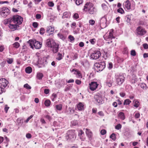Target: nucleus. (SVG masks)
<instances>
[{
    "instance_id": "b1692460",
    "label": "nucleus",
    "mask_w": 148,
    "mask_h": 148,
    "mask_svg": "<svg viewBox=\"0 0 148 148\" xmlns=\"http://www.w3.org/2000/svg\"><path fill=\"white\" fill-rule=\"evenodd\" d=\"M134 104V106L136 108H138L140 105L139 101L137 99H135L133 101Z\"/></svg>"
},
{
    "instance_id": "a18cd8bd",
    "label": "nucleus",
    "mask_w": 148,
    "mask_h": 148,
    "mask_svg": "<svg viewBox=\"0 0 148 148\" xmlns=\"http://www.w3.org/2000/svg\"><path fill=\"white\" fill-rule=\"evenodd\" d=\"M45 29L43 28H41L40 30V34L43 35L45 33Z\"/></svg>"
},
{
    "instance_id": "338daca9",
    "label": "nucleus",
    "mask_w": 148,
    "mask_h": 148,
    "mask_svg": "<svg viewBox=\"0 0 148 148\" xmlns=\"http://www.w3.org/2000/svg\"><path fill=\"white\" fill-rule=\"evenodd\" d=\"M26 136L27 138H30L32 137V136L30 134L28 133L26 134Z\"/></svg>"
},
{
    "instance_id": "de8ad7c7",
    "label": "nucleus",
    "mask_w": 148,
    "mask_h": 148,
    "mask_svg": "<svg viewBox=\"0 0 148 148\" xmlns=\"http://www.w3.org/2000/svg\"><path fill=\"white\" fill-rule=\"evenodd\" d=\"M90 42L92 45H94L95 44L96 42V39L95 38L92 39L90 40Z\"/></svg>"
},
{
    "instance_id": "6e6552de",
    "label": "nucleus",
    "mask_w": 148,
    "mask_h": 148,
    "mask_svg": "<svg viewBox=\"0 0 148 148\" xmlns=\"http://www.w3.org/2000/svg\"><path fill=\"white\" fill-rule=\"evenodd\" d=\"M75 131L74 130L68 131L66 136V139L67 140H71L74 138L75 134Z\"/></svg>"
},
{
    "instance_id": "f704fd0d",
    "label": "nucleus",
    "mask_w": 148,
    "mask_h": 148,
    "mask_svg": "<svg viewBox=\"0 0 148 148\" xmlns=\"http://www.w3.org/2000/svg\"><path fill=\"white\" fill-rule=\"evenodd\" d=\"M13 61V59L12 58H7V61L9 64H11Z\"/></svg>"
},
{
    "instance_id": "f257e3e1",
    "label": "nucleus",
    "mask_w": 148,
    "mask_h": 148,
    "mask_svg": "<svg viewBox=\"0 0 148 148\" xmlns=\"http://www.w3.org/2000/svg\"><path fill=\"white\" fill-rule=\"evenodd\" d=\"M23 21V18L21 16L18 15H15L11 18L4 21V23L7 24L9 23L13 22L15 24H16L18 25L21 24Z\"/></svg>"
},
{
    "instance_id": "a878e982",
    "label": "nucleus",
    "mask_w": 148,
    "mask_h": 148,
    "mask_svg": "<svg viewBox=\"0 0 148 148\" xmlns=\"http://www.w3.org/2000/svg\"><path fill=\"white\" fill-rule=\"evenodd\" d=\"M131 15H127L125 17V20H126V21L129 24L130 23L131 21Z\"/></svg>"
},
{
    "instance_id": "58836bf2",
    "label": "nucleus",
    "mask_w": 148,
    "mask_h": 148,
    "mask_svg": "<svg viewBox=\"0 0 148 148\" xmlns=\"http://www.w3.org/2000/svg\"><path fill=\"white\" fill-rule=\"evenodd\" d=\"M13 47L16 48H18L20 46V44L18 42H16L13 44Z\"/></svg>"
},
{
    "instance_id": "603ef678",
    "label": "nucleus",
    "mask_w": 148,
    "mask_h": 148,
    "mask_svg": "<svg viewBox=\"0 0 148 148\" xmlns=\"http://www.w3.org/2000/svg\"><path fill=\"white\" fill-rule=\"evenodd\" d=\"M95 23V21L93 20H90L89 21V24L92 25H93Z\"/></svg>"
},
{
    "instance_id": "dca6fc26",
    "label": "nucleus",
    "mask_w": 148,
    "mask_h": 148,
    "mask_svg": "<svg viewBox=\"0 0 148 148\" xmlns=\"http://www.w3.org/2000/svg\"><path fill=\"white\" fill-rule=\"evenodd\" d=\"M54 40L52 39H48L46 41V45L49 48L51 47L52 45L55 42Z\"/></svg>"
},
{
    "instance_id": "864d4df0",
    "label": "nucleus",
    "mask_w": 148,
    "mask_h": 148,
    "mask_svg": "<svg viewBox=\"0 0 148 148\" xmlns=\"http://www.w3.org/2000/svg\"><path fill=\"white\" fill-rule=\"evenodd\" d=\"M131 55L133 56H135L136 55V52L135 50H132L131 52Z\"/></svg>"
},
{
    "instance_id": "393cba45",
    "label": "nucleus",
    "mask_w": 148,
    "mask_h": 148,
    "mask_svg": "<svg viewBox=\"0 0 148 148\" xmlns=\"http://www.w3.org/2000/svg\"><path fill=\"white\" fill-rule=\"evenodd\" d=\"M84 132L83 131L81 130L79 131L78 133V136L79 137L80 139L82 140H84V138L83 137V135H84Z\"/></svg>"
},
{
    "instance_id": "0eeeda50",
    "label": "nucleus",
    "mask_w": 148,
    "mask_h": 148,
    "mask_svg": "<svg viewBox=\"0 0 148 148\" xmlns=\"http://www.w3.org/2000/svg\"><path fill=\"white\" fill-rule=\"evenodd\" d=\"M113 31L110 32L109 34H106L103 36V38L106 41H108L107 42L108 44H110L112 42V39L115 38V37L113 35L112 33Z\"/></svg>"
},
{
    "instance_id": "c03bdc74",
    "label": "nucleus",
    "mask_w": 148,
    "mask_h": 148,
    "mask_svg": "<svg viewBox=\"0 0 148 148\" xmlns=\"http://www.w3.org/2000/svg\"><path fill=\"white\" fill-rule=\"evenodd\" d=\"M121 124H118L115 127V128L116 130H119L121 128Z\"/></svg>"
},
{
    "instance_id": "c756f323",
    "label": "nucleus",
    "mask_w": 148,
    "mask_h": 148,
    "mask_svg": "<svg viewBox=\"0 0 148 148\" xmlns=\"http://www.w3.org/2000/svg\"><path fill=\"white\" fill-rule=\"evenodd\" d=\"M62 105L61 104H59L56 106V110H61L62 109Z\"/></svg>"
},
{
    "instance_id": "2eb2a0df",
    "label": "nucleus",
    "mask_w": 148,
    "mask_h": 148,
    "mask_svg": "<svg viewBox=\"0 0 148 148\" xmlns=\"http://www.w3.org/2000/svg\"><path fill=\"white\" fill-rule=\"evenodd\" d=\"M50 48L52 49V51L53 53H56L58 52V49L59 45L55 42L52 45Z\"/></svg>"
},
{
    "instance_id": "9d476101",
    "label": "nucleus",
    "mask_w": 148,
    "mask_h": 148,
    "mask_svg": "<svg viewBox=\"0 0 148 148\" xmlns=\"http://www.w3.org/2000/svg\"><path fill=\"white\" fill-rule=\"evenodd\" d=\"M101 55V52L98 50L94 51L91 54V58L92 59L96 60L98 59Z\"/></svg>"
},
{
    "instance_id": "9b49d317",
    "label": "nucleus",
    "mask_w": 148,
    "mask_h": 148,
    "mask_svg": "<svg viewBox=\"0 0 148 148\" xmlns=\"http://www.w3.org/2000/svg\"><path fill=\"white\" fill-rule=\"evenodd\" d=\"M89 87L90 89L92 91L96 90L98 86L97 82H92L89 84Z\"/></svg>"
},
{
    "instance_id": "f3484780",
    "label": "nucleus",
    "mask_w": 148,
    "mask_h": 148,
    "mask_svg": "<svg viewBox=\"0 0 148 148\" xmlns=\"http://www.w3.org/2000/svg\"><path fill=\"white\" fill-rule=\"evenodd\" d=\"M54 30V27H52V26H50L47 27L46 32L49 34V35L50 36L53 33Z\"/></svg>"
},
{
    "instance_id": "69168bd1",
    "label": "nucleus",
    "mask_w": 148,
    "mask_h": 148,
    "mask_svg": "<svg viewBox=\"0 0 148 148\" xmlns=\"http://www.w3.org/2000/svg\"><path fill=\"white\" fill-rule=\"evenodd\" d=\"M49 92V90L48 89H46L44 90V92L46 94H48Z\"/></svg>"
},
{
    "instance_id": "0e129e2a",
    "label": "nucleus",
    "mask_w": 148,
    "mask_h": 148,
    "mask_svg": "<svg viewBox=\"0 0 148 148\" xmlns=\"http://www.w3.org/2000/svg\"><path fill=\"white\" fill-rule=\"evenodd\" d=\"M144 48L145 49H147L148 48V45L147 44H144L143 45Z\"/></svg>"
},
{
    "instance_id": "4be33fe9",
    "label": "nucleus",
    "mask_w": 148,
    "mask_h": 148,
    "mask_svg": "<svg viewBox=\"0 0 148 148\" xmlns=\"http://www.w3.org/2000/svg\"><path fill=\"white\" fill-rule=\"evenodd\" d=\"M86 133L87 135L89 138H91L92 135V132L89 129H86Z\"/></svg>"
},
{
    "instance_id": "a19ab883",
    "label": "nucleus",
    "mask_w": 148,
    "mask_h": 148,
    "mask_svg": "<svg viewBox=\"0 0 148 148\" xmlns=\"http://www.w3.org/2000/svg\"><path fill=\"white\" fill-rule=\"evenodd\" d=\"M57 95L56 94L53 93L51 96V98L52 101H54L55 99L56 98Z\"/></svg>"
},
{
    "instance_id": "2f4dec72",
    "label": "nucleus",
    "mask_w": 148,
    "mask_h": 148,
    "mask_svg": "<svg viewBox=\"0 0 148 148\" xmlns=\"http://www.w3.org/2000/svg\"><path fill=\"white\" fill-rule=\"evenodd\" d=\"M45 105L47 107L50 106L51 104L50 101L48 99L46 100L44 102Z\"/></svg>"
},
{
    "instance_id": "8fccbe9b",
    "label": "nucleus",
    "mask_w": 148,
    "mask_h": 148,
    "mask_svg": "<svg viewBox=\"0 0 148 148\" xmlns=\"http://www.w3.org/2000/svg\"><path fill=\"white\" fill-rule=\"evenodd\" d=\"M48 5L50 7H52L54 6V4L53 2L49 1L48 3Z\"/></svg>"
},
{
    "instance_id": "4468645a",
    "label": "nucleus",
    "mask_w": 148,
    "mask_h": 148,
    "mask_svg": "<svg viewBox=\"0 0 148 148\" xmlns=\"http://www.w3.org/2000/svg\"><path fill=\"white\" fill-rule=\"evenodd\" d=\"M94 98L97 102L98 103V104L100 105L102 103L103 99L101 96L99 95H95Z\"/></svg>"
},
{
    "instance_id": "4c0bfd02",
    "label": "nucleus",
    "mask_w": 148,
    "mask_h": 148,
    "mask_svg": "<svg viewBox=\"0 0 148 148\" xmlns=\"http://www.w3.org/2000/svg\"><path fill=\"white\" fill-rule=\"evenodd\" d=\"M117 11L119 13L121 14H123L124 12V10L121 8H120L118 9L117 10Z\"/></svg>"
},
{
    "instance_id": "e433bc0d",
    "label": "nucleus",
    "mask_w": 148,
    "mask_h": 148,
    "mask_svg": "<svg viewBox=\"0 0 148 148\" xmlns=\"http://www.w3.org/2000/svg\"><path fill=\"white\" fill-rule=\"evenodd\" d=\"M62 59V55L61 53H58L56 59L58 60H60Z\"/></svg>"
},
{
    "instance_id": "bb28decb",
    "label": "nucleus",
    "mask_w": 148,
    "mask_h": 148,
    "mask_svg": "<svg viewBox=\"0 0 148 148\" xmlns=\"http://www.w3.org/2000/svg\"><path fill=\"white\" fill-rule=\"evenodd\" d=\"M25 71L27 73L29 74L32 72V69L30 66L27 67L25 69Z\"/></svg>"
},
{
    "instance_id": "5fc2aeb1",
    "label": "nucleus",
    "mask_w": 148,
    "mask_h": 148,
    "mask_svg": "<svg viewBox=\"0 0 148 148\" xmlns=\"http://www.w3.org/2000/svg\"><path fill=\"white\" fill-rule=\"evenodd\" d=\"M71 124L75 126L77 124V122L76 120H74L71 122Z\"/></svg>"
},
{
    "instance_id": "7c9ffc66",
    "label": "nucleus",
    "mask_w": 148,
    "mask_h": 148,
    "mask_svg": "<svg viewBox=\"0 0 148 148\" xmlns=\"http://www.w3.org/2000/svg\"><path fill=\"white\" fill-rule=\"evenodd\" d=\"M119 117L122 120H124L125 119L124 114L122 112H120L119 114Z\"/></svg>"
},
{
    "instance_id": "cd10ccee",
    "label": "nucleus",
    "mask_w": 148,
    "mask_h": 148,
    "mask_svg": "<svg viewBox=\"0 0 148 148\" xmlns=\"http://www.w3.org/2000/svg\"><path fill=\"white\" fill-rule=\"evenodd\" d=\"M74 74L76 75L78 78H81L82 77V75L80 71L77 70L76 72L74 73Z\"/></svg>"
},
{
    "instance_id": "39448f33",
    "label": "nucleus",
    "mask_w": 148,
    "mask_h": 148,
    "mask_svg": "<svg viewBox=\"0 0 148 148\" xmlns=\"http://www.w3.org/2000/svg\"><path fill=\"white\" fill-rule=\"evenodd\" d=\"M115 79L116 84L120 86L124 82L125 78L123 75L117 74L115 75Z\"/></svg>"
},
{
    "instance_id": "c85d7f7f",
    "label": "nucleus",
    "mask_w": 148,
    "mask_h": 148,
    "mask_svg": "<svg viewBox=\"0 0 148 148\" xmlns=\"http://www.w3.org/2000/svg\"><path fill=\"white\" fill-rule=\"evenodd\" d=\"M106 19L104 17H103L101 18L100 22L101 24H106Z\"/></svg>"
},
{
    "instance_id": "aec40b11",
    "label": "nucleus",
    "mask_w": 148,
    "mask_h": 148,
    "mask_svg": "<svg viewBox=\"0 0 148 148\" xmlns=\"http://www.w3.org/2000/svg\"><path fill=\"white\" fill-rule=\"evenodd\" d=\"M77 108L78 110L79 111H82L84 110V103L80 102L77 105Z\"/></svg>"
},
{
    "instance_id": "680f3d73",
    "label": "nucleus",
    "mask_w": 148,
    "mask_h": 148,
    "mask_svg": "<svg viewBox=\"0 0 148 148\" xmlns=\"http://www.w3.org/2000/svg\"><path fill=\"white\" fill-rule=\"evenodd\" d=\"M140 114L139 113L137 112L135 113V118L137 119L140 117Z\"/></svg>"
},
{
    "instance_id": "79ce46f5",
    "label": "nucleus",
    "mask_w": 148,
    "mask_h": 148,
    "mask_svg": "<svg viewBox=\"0 0 148 148\" xmlns=\"http://www.w3.org/2000/svg\"><path fill=\"white\" fill-rule=\"evenodd\" d=\"M58 36L62 40H64V38L63 35L61 33H58Z\"/></svg>"
},
{
    "instance_id": "bf43d9fd",
    "label": "nucleus",
    "mask_w": 148,
    "mask_h": 148,
    "mask_svg": "<svg viewBox=\"0 0 148 148\" xmlns=\"http://www.w3.org/2000/svg\"><path fill=\"white\" fill-rule=\"evenodd\" d=\"M34 28H37L38 26V24L37 22H34L32 24Z\"/></svg>"
},
{
    "instance_id": "f03ea898",
    "label": "nucleus",
    "mask_w": 148,
    "mask_h": 148,
    "mask_svg": "<svg viewBox=\"0 0 148 148\" xmlns=\"http://www.w3.org/2000/svg\"><path fill=\"white\" fill-rule=\"evenodd\" d=\"M135 3L132 0H127L123 4V8L127 10H134L135 8Z\"/></svg>"
},
{
    "instance_id": "ddd939ff",
    "label": "nucleus",
    "mask_w": 148,
    "mask_h": 148,
    "mask_svg": "<svg viewBox=\"0 0 148 148\" xmlns=\"http://www.w3.org/2000/svg\"><path fill=\"white\" fill-rule=\"evenodd\" d=\"M8 82L4 78L0 79V86L3 88H5L8 84Z\"/></svg>"
},
{
    "instance_id": "3c124183",
    "label": "nucleus",
    "mask_w": 148,
    "mask_h": 148,
    "mask_svg": "<svg viewBox=\"0 0 148 148\" xmlns=\"http://www.w3.org/2000/svg\"><path fill=\"white\" fill-rule=\"evenodd\" d=\"M68 38L71 42L74 41L75 39L74 37L71 35L69 36Z\"/></svg>"
},
{
    "instance_id": "f8f14e48",
    "label": "nucleus",
    "mask_w": 148,
    "mask_h": 148,
    "mask_svg": "<svg viewBox=\"0 0 148 148\" xmlns=\"http://www.w3.org/2000/svg\"><path fill=\"white\" fill-rule=\"evenodd\" d=\"M136 30L138 35L140 36L144 35L146 32L145 30L141 27H137Z\"/></svg>"
},
{
    "instance_id": "ea45409f",
    "label": "nucleus",
    "mask_w": 148,
    "mask_h": 148,
    "mask_svg": "<svg viewBox=\"0 0 148 148\" xmlns=\"http://www.w3.org/2000/svg\"><path fill=\"white\" fill-rule=\"evenodd\" d=\"M82 0H76L75 3L76 5H79L81 4L82 3Z\"/></svg>"
},
{
    "instance_id": "6ab92c4d",
    "label": "nucleus",
    "mask_w": 148,
    "mask_h": 148,
    "mask_svg": "<svg viewBox=\"0 0 148 148\" xmlns=\"http://www.w3.org/2000/svg\"><path fill=\"white\" fill-rule=\"evenodd\" d=\"M114 82V81L112 79L108 78L106 81V85L109 87H111L112 85V84Z\"/></svg>"
},
{
    "instance_id": "49530a36",
    "label": "nucleus",
    "mask_w": 148,
    "mask_h": 148,
    "mask_svg": "<svg viewBox=\"0 0 148 148\" xmlns=\"http://www.w3.org/2000/svg\"><path fill=\"white\" fill-rule=\"evenodd\" d=\"M79 17L78 14L77 13H75L74 14L73 16V18L75 19H77Z\"/></svg>"
},
{
    "instance_id": "423d86ee",
    "label": "nucleus",
    "mask_w": 148,
    "mask_h": 148,
    "mask_svg": "<svg viewBox=\"0 0 148 148\" xmlns=\"http://www.w3.org/2000/svg\"><path fill=\"white\" fill-rule=\"evenodd\" d=\"M29 46L32 49H34V47L36 49H40L42 46V44L38 41H36V40H34L30 41H29Z\"/></svg>"
},
{
    "instance_id": "09e8293b",
    "label": "nucleus",
    "mask_w": 148,
    "mask_h": 148,
    "mask_svg": "<svg viewBox=\"0 0 148 148\" xmlns=\"http://www.w3.org/2000/svg\"><path fill=\"white\" fill-rule=\"evenodd\" d=\"M140 86L141 88H143V89H145L146 88V85L144 83H143L140 85Z\"/></svg>"
},
{
    "instance_id": "6e6d98bb",
    "label": "nucleus",
    "mask_w": 148,
    "mask_h": 148,
    "mask_svg": "<svg viewBox=\"0 0 148 148\" xmlns=\"http://www.w3.org/2000/svg\"><path fill=\"white\" fill-rule=\"evenodd\" d=\"M106 133V131L105 130H101L100 133L102 135H104Z\"/></svg>"
},
{
    "instance_id": "4d7b16f0",
    "label": "nucleus",
    "mask_w": 148,
    "mask_h": 148,
    "mask_svg": "<svg viewBox=\"0 0 148 148\" xmlns=\"http://www.w3.org/2000/svg\"><path fill=\"white\" fill-rule=\"evenodd\" d=\"M6 63V61L4 60V61H2L0 63V65H1V66L2 67H3L5 66V65Z\"/></svg>"
},
{
    "instance_id": "473e14b6",
    "label": "nucleus",
    "mask_w": 148,
    "mask_h": 148,
    "mask_svg": "<svg viewBox=\"0 0 148 148\" xmlns=\"http://www.w3.org/2000/svg\"><path fill=\"white\" fill-rule=\"evenodd\" d=\"M131 102V101H130L129 99H127L125 100L123 104L125 105H129Z\"/></svg>"
},
{
    "instance_id": "37998d69",
    "label": "nucleus",
    "mask_w": 148,
    "mask_h": 148,
    "mask_svg": "<svg viewBox=\"0 0 148 148\" xmlns=\"http://www.w3.org/2000/svg\"><path fill=\"white\" fill-rule=\"evenodd\" d=\"M23 86L24 88L28 89H30L31 88V87L27 84H26L24 85Z\"/></svg>"
},
{
    "instance_id": "5701e85b",
    "label": "nucleus",
    "mask_w": 148,
    "mask_h": 148,
    "mask_svg": "<svg viewBox=\"0 0 148 148\" xmlns=\"http://www.w3.org/2000/svg\"><path fill=\"white\" fill-rule=\"evenodd\" d=\"M43 77V75L42 73L38 72L37 73L36 78L39 80L42 79Z\"/></svg>"
},
{
    "instance_id": "72a5a7b5",
    "label": "nucleus",
    "mask_w": 148,
    "mask_h": 148,
    "mask_svg": "<svg viewBox=\"0 0 148 148\" xmlns=\"http://www.w3.org/2000/svg\"><path fill=\"white\" fill-rule=\"evenodd\" d=\"M110 138L113 140H115L116 139V135L114 133H112L110 136Z\"/></svg>"
},
{
    "instance_id": "412c9836",
    "label": "nucleus",
    "mask_w": 148,
    "mask_h": 148,
    "mask_svg": "<svg viewBox=\"0 0 148 148\" xmlns=\"http://www.w3.org/2000/svg\"><path fill=\"white\" fill-rule=\"evenodd\" d=\"M71 16V13L68 12H66L63 14L62 16V18H69Z\"/></svg>"
},
{
    "instance_id": "20e7f679",
    "label": "nucleus",
    "mask_w": 148,
    "mask_h": 148,
    "mask_svg": "<svg viewBox=\"0 0 148 148\" xmlns=\"http://www.w3.org/2000/svg\"><path fill=\"white\" fill-rule=\"evenodd\" d=\"M106 64L104 61L96 63L94 65V69L97 72L102 71L105 67Z\"/></svg>"
},
{
    "instance_id": "c9c22d12",
    "label": "nucleus",
    "mask_w": 148,
    "mask_h": 148,
    "mask_svg": "<svg viewBox=\"0 0 148 148\" xmlns=\"http://www.w3.org/2000/svg\"><path fill=\"white\" fill-rule=\"evenodd\" d=\"M45 62H46V60H44V58H41L40 59H39L38 61V62L40 64H43L45 63Z\"/></svg>"
},
{
    "instance_id": "7ed1b4c3",
    "label": "nucleus",
    "mask_w": 148,
    "mask_h": 148,
    "mask_svg": "<svg viewBox=\"0 0 148 148\" xmlns=\"http://www.w3.org/2000/svg\"><path fill=\"white\" fill-rule=\"evenodd\" d=\"M84 10L88 12L90 14H93L97 11L96 8L94 6L93 4L90 2L87 3L84 6Z\"/></svg>"
},
{
    "instance_id": "1a4fd4ad",
    "label": "nucleus",
    "mask_w": 148,
    "mask_h": 148,
    "mask_svg": "<svg viewBox=\"0 0 148 148\" xmlns=\"http://www.w3.org/2000/svg\"><path fill=\"white\" fill-rule=\"evenodd\" d=\"M10 13V10L7 8H3L1 9L0 13L1 15L4 18H5Z\"/></svg>"
},
{
    "instance_id": "052dcab7",
    "label": "nucleus",
    "mask_w": 148,
    "mask_h": 148,
    "mask_svg": "<svg viewBox=\"0 0 148 148\" xmlns=\"http://www.w3.org/2000/svg\"><path fill=\"white\" fill-rule=\"evenodd\" d=\"M75 82L77 85H80L81 83V81L78 79H76L75 81Z\"/></svg>"
},
{
    "instance_id": "774afa93",
    "label": "nucleus",
    "mask_w": 148,
    "mask_h": 148,
    "mask_svg": "<svg viewBox=\"0 0 148 148\" xmlns=\"http://www.w3.org/2000/svg\"><path fill=\"white\" fill-rule=\"evenodd\" d=\"M9 108L8 106L7 105H5L4 110L6 113L7 112Z\"/></svg>"
},
{
    "instance_id": "a211bd4d",
    "label": "nucleus",
    "mask_w": 148,
    "mask_h": 148,
    "mask_svg": "<svg viewBox=\"0 0 148 148\" xmlns=\"http://www.w3.org/2000/svg\"><path fill=\"white\" fill-rule=\"evenodd\" d=\"M11 23H9L10 24L8 25L9 28L12 31H14L16 30L19 27V25L16 24H13Z\"/></svg>"
},
{
    "instance_id": "e2e57ef3",
    "label": "nucleus",
    "mask_w": 148,
    "mask_h": 148,
    "mask_svg": "<svg viewBox=\"0 0 148 148\" xmlns=\"http://www.w3.org/2000/svg\"><path fill=\"white\" fill-rule=\"evenodd\" d=\"M98 114L101 116H104V114L102 111H100L98 113Z\"/></svg>"
},
{
    "instance_id": "13d9d810",
    "label": "nucleus",
    "mask_w": 148,
    "mask_h": 148,
    "mask_svg": "<svg viewBox=\"0 0 148 148\" xmlns=\"http://www.w3.org/2000/svg\"><path fill=\"white\" fill-rule=\"evenodd\" d=\"M33 117L32 115H31L29 117L26 121H25V122L26 123H27Z\"/></svg>"
}]
</instances>
